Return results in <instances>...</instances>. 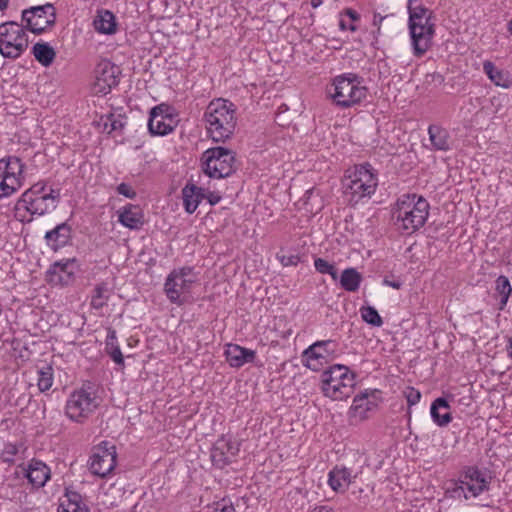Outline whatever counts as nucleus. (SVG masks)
<instances>
[{
    "instance_id": "nucleus-44",
    "label": "nucleus",
    "mask_w": 512,
    "mask_h": 512,
    "mask_svg": "<svg viewBox=\"0 0 512 512\" xmlns=\"http://www.w3.org/2000/svg\"><path fill=\"white\" fill-rule=\"evenodd\" d=\"M80 271L75 258L66 260V285L75 280V274Z\"/></svg>"
},
{
    "instance_id": "nucleus-6",
    "label": "nucleus",
    "mask_w": 512,
    "mask_h": 512,
    "mask_svg": "<svg viewBox=\"0 0 512 512\" xmlns=\"http://www.w3.org/2000/svg\"><path fill=\"white\" fill-rule=\"evenodd\" d=\"M333 92L330 95L333 101L342 108L351 107L366 97L367 89L360 85L356 75L338 76L333 83Z\"/></svg>"
},
{
    "instance_id": "nucleus-29",
    "label": "nucleus",
    "mask_w": 512,
    "mask_h": 512,
    "mask_svg": "<svg viewBox=\"0 0 512 512\" xmlns=\"http://www.w3.org/2000/svg\"><path fill=\"white\" fill-rule=\"evenodd\" d=\"M35 59L45 67L52 64L55 51L48 43H36L32 48Z\"/></svg>"
},
{
    "instance_id": "nucleus-26",
    "label": "nucleus",
    "mask_w": 512,
    "mask_h": 512,
    "mask_svg": "<svg viewBox=\"0 0 512 512\" xmlns=\"http://www.w3.org/2000/svg\"><path fill=\"white\" fill-rule=\"evenodd\" d=\"M362 275L355 268L345 269L340 277L341 287L348 292H355L359 289Z\"/></svg>"
},
{
    "instance_id": "nucleus-18",
    "label": "nucleus",
    "mask_w": 512,
    "mask_h": 512,
    "mask_svg": "<svg viewBox=\"0 0 512 512\" xmlns=\"http://www.w3.org/2000/svg\"><path fill=\"white\" fill-rule=\"evenodd\" d=\"M119 222L130 229H139L144 224V214L138 205L128 204L119 214Z\"/></svg>"
},
{
    "instance_id": "nucleus-22",
    "label": "nucleus",
    "mask_w": 512,
    "mask_h": 512,
    "mask_svg": "<svg viewBox=\"0 0 512 512\" xmlns=\"http://www.w3.org/2000/svg\"><path fill=\"white\" fill-rule=\"evenodd\" d=\"M352 482L351 470L336 466L329 472L328 483L334 491H340Z\"/></svg>"
},
{
    "instance_id": "nucleus-53",
    "label": "nucleus",
    "mask_w": 512,
    "mask_h": 512,
    "mask_svg": "<svg viewBox=\"0 0 512 512\" xmlns=\"http://www.w3.org/2000/svg\"><path fill=\"white\" fill-rule=\"evenodd\" d=\"M408 10H409V16H411V14L416 13L419 16L426 17L429 15V13H432L427 8L422 7V6H417V7L408 6Z\"/></svg>"
},
{
    "instance_id": "nucleus-43",
    "label": "nucleus",
    "mask_w": 512,
    "mask_h": 512,
    "mask_svg": "<svg viewBox=\"0 0 512 512\" xmlns=\"http://www.w3.org/2000/svg\"><path fill=\"white\" fill-rule=\"evenodd\" d=\"M110 123H111L110 113L101 115L98 120L94 121V125L96 126L98 131L101 133H107V134L112 133L110 131V125H109Z\"/></svg>"
},
{
    "instance_id": "nucleus-40",
    "label": "nucleus",
    "mask_w": 512,
    "mask_h": 512,
    "mask_svg": "<svg viewBox=\"0 0 512 512\" xmlns=\"http://www.w3.org/2000/svg\"><path fill=\"white\" fill-rule=\"evenodd\" d=\"M112 87H115V85L106 82V80H103L101 77L95 76L92 91L96 95H106L111 91Z\"/></svg>"
},
{
    "instance_id": "nucleus-7",
    "label": "nucleus",
    "mask_w": 512,
    "mask_h": 512,
    "mask_svg": "<svg viewBox=\"0 0 512 512\" xmlns=\"http://www.w3.org/2000/svg\"><path fill=\"white\" fill-rule=\"evenodd\" d=\"M397 206L394 216L397 222H401L403 230L411 233L425 224L429 210V204L425 199L420 197L416 203L401 201L397 203Z\"/></svg>"
},
{
    "instance_id": "nucleus-45",
    "label": "nucleus",
    "mask_w": 512,
    "mask_h": 512,
    "mask_svg": "<svg viewBox=\"0 0 512 512\" xmlns=\"http://www.w3.org/2000/svg\"><path fill=\"white\" fill-rule=\"evenodd\" d=\"M42 197L46 198L48 204L55 209L61 199V189L60 188H51L50 192L47 194H43Z\"/></svg>"
},
{
    "instance_id": "nucleus-17",
    "label": "nucleus",
    "mask_w": 512,
    "mask_h": 512,
    "mask_svg": "<svg viewBox=\"0 0 512 512\" xmlns=\"http://www.w3.org/2000/svg\"><path fill=\"white\" fill-rule=\"evenodd\" d=\"M334 342L332 340H325V341H317L311 346H309L304 351V357L307 360V367L317 370L316 364H314V361H317L319 359H326L327 356L332 354L334 352V349H329V346H331Z\"/></svg>"
},
{
    "instance_id": "nucleus-51",
    "label": "nucleus",
    "mask_w": 512,
    "mask_h": 512,
    "mask_svg": "<svg viewBox=\"0 0 512 512\" xmlns=\"http://www.w3.org/2000/svg\"><path fill=\"white\" fill-rule=\"evenodd\" d=\"M404 393L409 406L415 405L421 398V393L413 387H408Z\"/></svg>"
},
{
    "instance_id": "nucleus-56",
    "label": "nucleus",
    "mask_w": 512,
    "mask_h": 512,
    "mask_svg": "<svg viewBox=\"0 0 512 512\" xmlns=\"http://www.w3.org/2000/svg\"><path fill=\"white\" fill-rule=\"evenodd\" d=\"M192 270L193 269L191 267H183V268L179 269L178 271L174 270L173 272H175L177 275H179L181 277L187 278V276H189L192 273Z\"/></svg>"
},
{
    "instance_id": "nucleus-38",
    "label": "nucleus",
    "mask_w": 512,
    "mask_h": 512,
    "mask_svg": "<svg viewBox=\"0 0 512 512\" xmlns=\"http://www.w3.org/2000/svg\"><path fill=\"white\" fill-rule=\"evenodd\" d=\"M461 484H464L465 490L469 491L474 497L488 489V483L486 480H480L479 482L461 480Z\"/></svg>"
},
{
    "instance_id": "nucleus-33",
    "label": "nucleus",
    "mask_w": 512,
    "mask_h": 512,
    "mask_svg": "<svg viewBox=\"0 0 512 512\" xmlns=\"http://www.w3.org/2000/svg\"><path fill=\"white\" fill-rule=\"evenodd\" d=\"M496 290L501 296L500 309H503L512 291L509 279L506 276L501 275L497 278Z\"/></svg>"
},
{
    "instance_id": "nucleus-48",
    "label": "nucleus",
    "mask_w": 512,
    "mask_h": 512,
    "mask_svg": "<svg viewBox=\"0 0 512 512\" xmlns=\"http://www.w3.org/2000/svg\"><path fill=\"white\" fill-rule=\"evenodd\" d=\"M454 486L452 488H448L447 492L450 493V496L453 498H461L464 497L465 499L468 498L465 490L464 484H461V480L459 482H455L453 484Z\"/></svg>"
},
{
    "instance_id": "nucleus-63",
    "label": "nucleus",
    "mask_w": 512,
    "mask_h": 512,
    "mask_svg": "<svg viewBox=\"0 0 512 512\" xmlns=\"http://www.w3.org/2000/svg\"><path fill=\"white\" fill-rule=\"evenodd\" d=\"M506 262H507V264L512 265V252L507 253Z\"/></svg>"
},
{
    "instance_id": "nucleus-5",
    "label": "nucleus",
    "mask_w": 512,
    "mask_h": 512,
    "mask_svg": "<svg viewBox=\"0 0 512 512\" xmlns=\"http://www.w3.org/2000/svg\"><path fill=\"white\" fill-rule=\"evenodd\" d=\"M28 45V36L22 23L7 21L0 24V54L4 58H19Z\"/></svg>"
},
{
    "instance_id": "nucleus-64",
    "label": "nucleus",
    "mask_w": 512,
    "mask_h": 512,
    "mask_svg": "<svg viewBox=\"0 0 512 512\" xmlns=\"http://www.w3.org/2000/svg\"><path fill=\"white\" fill-rule=\"evenodd\" d=\"M322 3V0H311V5L316 8Z\"/></svg>"
},
{
    "instance_id": "nucleus-24",
    "label": "nucleus",
    "mask_w": 512,
    "mask_h": 512,
    "mask_svg": "<svg viewBox=\"0 0 512 512\" xmlns=\"http://www.w3.org/2000/svg\"><path fill=\"white\" fill-rule=\"evenodd\" d=\"M93 25L96 31L103 34L115 33L117 26L115 16L108 10L98 12Z\"/></svg>"
},
{
    "instance_id": "nucleus-28",
    "label": "nucleus",
    "mask_w": 512,
    "mask_h": 512,
    "mask_svg": "<svg viewBox=\"0 0 512 512\" xmlns=\"http://www.w3.org/2000/svg\"><path fill=\"white\" fill-rule=\"evenodd\" d=\"M118 74L119 68L109 61H102L95 68V76L115 86L118 84Z\"/></svg>"
},
{
    "instance_id": "nucleus-30",
    "label": "nucleus",
    "mask_w": 512,
    "mask_h": 512,
    "mask_svg": "<svg viewBox=\"0 0 512 512\" xmlns=\"http://www.w3.org/2000/svg\"><path fill=\"white\" fill-rule=\"evenodd\" d=\"M483 70L489 79L497 86L508 88L510 86V80L503 71L499 70L491 61H485L483 63Z\"/></svg>"
},
{
    "instance_id": "nucleus-11",
    "label": "nucleus",
    "mask_w": 512,
    "mask_h": 512,
    "mask_svg": "<svg viewBox=\"0 0 512 512\" xmlns=\"http://www.w3.org/2000/svg\"><path fill=\"white\" fill-rule=\"evenodd\" d=\"M116 447L109 446L107 441L101 442L91 456L90 470L94 475L105 477L116 466Z\"/></svg>"
},
{
    "instance_id": "nucleus-2",
    "label": "nucleus",
    "mask_w": 512,
    "mask_h": 512,
    "mask_svg": "<svg viewBox=\"0 0 512 512\" xmlns=\"http://www.w3.org/2000/svg\"><path fill=\"white\" fill-rule=\"evenodd\" d=\"M369 163L354 166L346 171L343 179L344 194L349 201L357 203L364 197H370L376 190L378 179Z\"/></svg>"
},
{
    "instance_id": "nucleus-9",
    "label": "nucleus",
    "mask_w": 512,
    "mask_h": 512,
    "mask_svg": "<svg viewBox=\"0 0 512 512\" xmlns=\"http://www.w3.org/2000/svg\"><path fill=\"white\" fill-rule=\"evenodd\" d=\"M21 19L25 30L41 34L54 25L56 21L55 8L50 3L32 6L22 11Z\"/></svg>"
},
{
    "instance_id": "nucleus-54",
    "label": "nucleus",
    "mask_w": 512,
    "mask_h": 512,
    "mask_svg": "<svg viewBox=\"0 0 512 512\" xmlns=\"http://www.w3.org/2000/svg\"><path fill=\"white\" fill-rule=\"evenodd\" d=\"M386 18V16H381L379 13H375L373 17V26L377 27V33H380V24Z\"/></svg>"
},
{
    "instance_id": "nucleus-59",
    "label": "nucleus",
    "mask_w": 512,
    "mask_h": 512,
    "mask_svg": "<svg viewBox=\"0 0 512 512\" xmlns=\"http://www.w3.org/2000/svg\"><path fill=\"white\" fill-rule=\"evenodd\" d=\"M161 116H166V119L168 121H170L171 123H174V121H175L174 117H173V115L171 113V108L169 110H167V111L163 110V112L161 113Z\"/></svg>"
},
{
    "instance_id": "nucleus-20",
    "label": "nucleus",
    "mask_w": 512,
    "mask_h": 512,
    "mask_svg": "<svg viewBox=\"0 0 512 512\" xmlns=\"http://www.w3.org/2000/svg\"><path fill=\"white\" fill-rule=\"evenodd\" d=\"M204 189L194 184H186L182 189L183 204L187 213L192 214L204 198Z\"/></svg>"
},
{
    "instance_id": "nucleus-27",
    "label": "nucleus",
    "mask_w": 512,
    "mask_h": 512,
    "mask_svg": "<svg viewBox=\"0 0 512 512\" xmlns=\"http://www.w3.org/2000/svg\"><path fill=\"white\" fill-rule=\"evenodd\" d=\"M449 404L447 400L443 397H439L435 399L431 405V416L435 423L439 426H445L452 420V416L450 412H445L444 414H439L440 409H448Z\"/></svg>"
},
{
    "instance_id": "nucleus-37",
    "label": "nucleus",
    "mask_w": 512,
    "mask_h": 512,
    "mask_svg": "<svg viewBox=\"0 0 512 512\" xmlns=\"http://www.w3.org/2000/svg\"><path fill=\"white\" fill-rule=\"evenodd\" d=\"M107 291L105 284H99L94 289V295L92 296L91 305L95 309H100L105 305L106 298L104 292Z\"/></svg>"
},
{
    "instance_id": "nucleus-3",
    "label": "nucleus",
    "mask_w": 512,
    "mask_h": 512,
    "mask_svg": "<svg viewBox=\"0 0 512 512\" xmlns=\"http://www.w3.org/2000/svg\"><path fill=\"white\" fill-rule=\"evenodd\" d=\"M202 169L210 178H226L236 170V153L222 146H216L203 152Z\"/></svg>"
},
{
    "instance_id": "nucleus-62",
    "label": "nucleus",
    "mask_w": 512,
    "mask_h": 512,
    "mask_svg": "<svg viewBox=\"0 0 512 512\" xmlns=\"http://www.w3.org/2000/svg\"><path fill=\"white\" fill-rule=\"evenodd\" d=\"M9 0H0V11H3L7 8Z\"/></svg>"
},
{
    "instance_id": "nucleus-12",
    "label": "nucleus",
    "mask_w": 512,
    "mask_h": 512,
    "mask_svg": "<svg viewBox=\"0 0 512 512\" xmlns=\"http://www.w3.org/2000/svg\"><path fill=\"white\" fill-rule=\"evenodd\" d=\"M239 452V444L222 437L218 439L211 449V461L219 469L230 464Z\"/></svg>"
},
{
    "instance_id": "nucleus-42",
    "label": "nucleus",
    "mask_w": 512,
    "mask_h": 512,
    "mask_svg": "<svg viewBox=\"0 0 512 512\" xmlns=\"http://www.w3.org/2000/svg\"><path fill=\"white\" fill-rule=\"evenodd\" d=\"M18 453V448L15 444L8 443L4 446V449L1 453V459L6 463H13L14 457Z\"/></svg>"
},
{
    "instance_id": "nucleus-47",
    "label": "nucleus",
    "mask_w": 512,
    "mask_h": 512,
    "mask_svg": "<svg viewBox=\"0 0 512 512\" xmlns=\"http://www.w3.org/2000/svg\"><path fill=\"white\" fill-rule=\"evenodd\" d=\"M52 386V375L50 372L40 371L38 387L41 391H46Z\"/></svg>"
},
{
    "instance_id": "nucleus-4",
    "label": "nucleus",
    "mask_w": 512,
    "mask_h": 512,
    "mask_svg": "<svg viewBox=\"0 0 512 512\" xmlns=\"http://www.w3.org/2000/svg\"><path fill=\"white\" fill-rule=\"evenodd\" d=\"M323 392L334 400L350 397L355 387V374L348 367L336 364L325 370L322 375Z\"/></svg>"
},
{
    "instance_id": "nucleus-35",
    "label": "nucleus",
    "mask_w": 512,
    "mask_h": 512,
    "mask_svg": "<svg viewBox=\"0 0 512 512\" xmlns=\"http://www.w3.org/2000/svg\"><path fill=\"white\" fill-rule=\"evenodd\" d=\"M361 311V316H362V319L372 325V326H376V327H380L382 324H383V320L381 318V316L379 315L378 311L372 307V306H365V307H362L360 309Z\"/></svg>"
},
{
    "instance_id": "nucleus-25",
    "label": "nucleus",
    "mask_w": 512,
    "mask_h": 512,
    "mask_svg": "<svg viewBox=\"0 0 512 512\" xmlns=\"http://www.w3.org/2000/svg\"><path fill=\"white\" fill-rule=\"evenodd\" d=\"M1 172L5 173L7 178H17L21 181L23 167L20 158L16 156H9L0 160Z\"/></svg>"
},
{
    "instance_id": "nucleus-16",
    "label": "nucleus",
    "mask_w": 512,
    "mask_h": 512,
    "mask_svg": "<svg viewBox=\"0 0 512 512\" xmlns=\"http://www.w3.org/2000/svg\"><path fill=\"white\" fill-rule=\"evenodd\" d=\"M194 279L185 278L171 272L165 282V292L172 302H177L181 293L188 292Z\"/></svg>"
},
{
    "instance_id": "nucleus-49",
    "label": "nucleus",
    "mask_w": 512,
    "mask_h": 512,
    "mask_svg": "<svg viewBox=\"0 0 512 512\" xmlns=\"http://www.w3.org/2000/svg\"><path fill=\"white\" fill-rule=\"evenodd\" d=\"M277 258L283 266H296L300 262V256L298 254H278Z\"/></svg>"
},
{
    "instance_id": "nucleus-46",
    "label": "nucleus",
    "mask_w": 512,
    "mask_h": 512,
    "mask_svg": "<svg viewBox=\"0 0 512 512\" xmlns=\"http://www.w3.org/2000/svg\"><path fill=\"white\" fill-rule=\"evenodd\" d=\"M110 116H111V123L109 124L110 131L111 132L121 131L126 125L125 117L121 114L116 115L115 113H110Z\"/></svg>"
},
{
    "instance_id": "nucleus-21",
    "label": "nucleus",
    "mask_w": 512,
    "mask_h": 512,
    "mask_svg": "<svg viewBox=\"0 0 512 512\" xmlns=\"http://www.w3.org/2000/svg\"><path fill=\"white\" fill-rule=\"evenodd\" d=\"M370 395H374V392H364L354 397L351 412L355 417H359L360 420L365 419L367 412L372 411L377 406L375 401L369 399Z\"/></svg>"
},
{
    "instance_id": "nucleus-34",
    "label": "nucleus",
    "mask_w": 512,
    "mask_h": 512,
    "mask_svg": "<svg viewBox=\"0 0 512 512\" xmlns=\"http://www.w3.org/2000/svg\"><path fill=\"white\" fill-rule=\"evenodd\" d=\"M116 339L115 331H111L108 335L106 342V349L108 354L111 356L113 361L118 365H124V358L119 346L113 344V340Z\"/></svg>"
},
{
    "instance_id": "nucleus-10",
    "label": "nucleus",
    "mask_w": 512,
    "mask_h": 512,
    "mask_svg": "<svg viewBox=\"0 0 512 512\" xmlns=\"http://www.w3.org/2000/svg\"><path fill=\"white\" fill-rule=\"evenodd\" d=\"M96 407L95 397H91L90 393L80 390L72 393L66 402V416L74 422L82 423Z\"/></svg>"
},
{
    "instance_id": "nucleus-15",
    "label": "nucleus",
    "mask_w": 512,
    "mask_h": 512,
    "mask_svg": "<svg viewBox=\"0 0 512 512\" xmlns=\"http://www.w3.org/2000/svg\"><path fill=\"white\" fill-rule=\"evenodd\" d=\"M225 357L231 367L240 368L245 363H252L256 357V352L237 344H228Z\"/></svg>"
},
{
    "instance_id": "nucleus-32",
    "label": "nucleus",
    "mask_w": 512,
    "mask_h": 512,
    "mask_svg": "<svg viewBox=\"0 0 512 512\" xmlns=\"http://www.w3.org/2000/svg\"><path fill=\"white\" fill-rule=\"evenodd\" d=\"M64 263L56 261L46 272V280L53 286L63 285Z\"/></svg>"
},
{
    "instance_id": "nucleus-39",
    "label": "nucleus",
    "mask_w": 512,
    "mask_h": 512,
    "mask_svg": "<svg viewBox=\"0 0 512 512\" xmlns=\"http://www.w3.org/2000/svg\"><path fill=\"white\" fill-rule=\"evenodd\" d=\"M112 87H115V85L106 82V80H103L101 77L95 76L92 91L96 95H106L111 91Z\"/></svg>"
},
{
    "instance_id": "nucleus-50",
    "label": "nucleus",
    "mask_w": 512,
    "mask_h": 512,
    "mask_svg": "<svg viewBox=\"0 0 512 512\" xmlns=\"http://www.w3.org/2000/svg\"><path fill=\"white\" fill-rule=\"evenodd\" d=\"M465 480L468 482H479L480 480H485L482 473L478 470V468L470 467L465 473Z\"/></svg>"
},
{
    "instance_id": "nucleus-8",
    "label": "nucleus",
    "mask_w": 512,
    "mask_h": 512,
    "mask_svg": "<svg viewBox=\"0 0 512 512\" xmlns=\"http://www.w3.org/2000/svg\"><path fill=\"white\" fill-rule=\"evenodd\" d=\"M409 29L414 49V55L422 56L431 46L435 33V23L432 22V13L428 16H419L416 13L409 16Z\"/></svg>"
},
{
    "instance_id": "nucleus-52",
    "label": "nucleus",
    "mask_w": 512,
    "mask_h": 512,
    "mask_svg": "<svg viewBox=\"0 0 512 512\" xmlns=\"http://www.w3.org/2000/svg\"><path fill=\"white\" fill-rule=\"evenodd\" d=\"M117 192L127 198L133 199L136 197V192L126 183H121L117 186Z\"/></svg>"
},
{
    "instance_id": "nucleus-61",
    "label": "nucleus",
    "mask_w": 512,
    "mask_h": 512,
    "mask_svg": "<svg viewBox=\"0 0 512 512\" xmlns=\"http://www.w3.org/2000/svg\"><path fill=\"white\" fill-rule=\"evenodd\" d=\"M313 512H333V510L327 506H320L315 508Z\"/></svg>"
},
{
    "instance_id": "nucleus-55",
    "label": "nucleus",
    "mask_w": 512,
    "mask_h": 512,
    "mask_svg": "<svg viewBox=\"0 0 512 512\" xmlns=\"http://www.w3.org/2000/svg\"><path fill=\"white\" fill-rule=\"evenodd\" d=\"M214 512H235L233 505L218 504Z\"/></svg>"
},
{
    "instance_id": "nucleus-23",
    "label": "nucleus",
    "mask_w": 512,
    "mask_h": 512,
    "mask_svg": "<svg viewBox=\"0 0 512 512\" xmlns=\"http://www.w3.org/2000/svg\"><path fill=\"white\" fill-rule=\"evenodd\" d=\"M428 134L434 149L441 151L450 149V136L446 129L438 125H430Z\"/></svg>"
},
{
    "instance_id": "nucleus-13",
    "label": "nucleus",
    "mask_w": 512,
    "mask_h": 512,
    "mask_svg": "<svg viewBox=\"0 0 512 512\" xmlns=\"http://www.w3.org/2000/svg\"><path fill=\"white\" fill-rule=\"evenodd\" d=\"M169 109L170 106L164 103L151 109L150 118L148 121V129L152 135L164 136L174 130L176 122L174 121V123H171L166 119V116H161L163 110L167 111Z\"/></svg>"
},
{
    "instance_id": "nucleus-36",
    "label": "nucleus",
    "mask_w": 512,
    "mask_h": 512,
    "mask_svg": "<svg viewBox=\"0 0 512 512\" xmlns=\"http://www.w3.org/2000/svg\"><path fill=\"white\" fill-rule=\"evenodd\" d=\"M316 270L321 274H329L333 280L338 279V273L333 264H330L323 258H316L314 261Z\"/></svg>"
},
{
    "instance_id": "nucleus-19",
    "label": "nucleus",
    "mask_w": 512,
    "mask_h": 512,
    "mask_svg": "<svg viewBox=\"0 0 512 512\" xmlns=\"http://www.w3.org/2000/svg\"><path fill=\"white\" fill-rule=\"evenodd\" d=\"M26 477L33 486L40 488L49 479L50 469L43 462L32 460L26 470Z\"/></svg>"
},
{
    "instance_id": "nucleus-14",
    "label": "nucleus",
    "mask_w": 512,
    "mask_h": 512,
    "mask_svg": "<svg viewBox=\"0 0 512 512\" xmlns=\"http://www.w3.org/2000/svg\"><path fill=\"white\" fill-rule=\"evenodd\" d=\"M17 209H25L30 212L31 215H42L49 210H52V207L48 204L46 198L42 197V195H35L31 191H26L18 200Z\"/></svg>"
},
{
    "instance_id": "nucleus-60",
    "label": "nucleus",
    "mask_w": 512,
    "mask_h": 512,
    "mask_svg": "<svg viewBox=\"0 0 512 512\" xmlns=\"http://www.w3.org/2000/svg\"><path fill=\"white\" fill-rule=\"evenodd\" d=\"M384 283L395 288V289H399L401 286V283L399 281H389V280L385 279Z\"/></svg>"
},
{
    "instance_id": "nucleus-1",
    "label": "nucleus",
    "mask_w": 512,
    "mask_h": 512,
    "mask_svg": "<svg viewBox=\"0 0 512 512\" xmlns=\"http://www.w3.org/2000/svg\"><path fill=\"white\" fill-rule=\"evenodd\" d=\"M207 133L214 142H225L236 129L237 118L235 105L225 99L212 100L203 115Z\"/></svg>"
},
{
    "instance_id": "nucleus-41",
    "label": "nucleus",
    "mask_w": 512,
    "mask_h": 512,
    "mask_svg": "<svg viewBox=\"0 0 512 512\" xmlns=\"http://www.w3.org/2000/svg\"><path fill=\"white\" fill-rule=\"evenodd\" d=\"M64 229V223L58 224L54 229L46 232L45 239L54 250H57L59 246L56 244L57 239L60 236V231Z\"/></svg>"
},
{
    "instance_id": "nucleus-57",
    "label": "nucleus",
    "mask_w": 512,
    "mask_h": 512,
    "mask_svg": "<svg viewBox=\"0 0 512 512\" xmlns=\"http://www.w3.org/2000/svg\"><path fill=\"white\" fill-rule=\"evenodd\" d=\"M345 14L353 21H357L360 19V15L351 8L345 9Z\"/></svg>"
},
{
    "instance_id": "nucleus-58",
    "label": "nucleus",
    "mask_w": 512,
    "mask_h": 512,
    "mask_svg": "<svg viewBox=\"0 0 512 512\" xmlns=\"http://www.w3.org/2000/svg\"><path fill=\"white\" fill-rule=\"evenodd\" d=\"M207 199L211 205H215L216 203H218L220 201L221 197L219 195L210 193L209 196L207 197Z\"/></svg>"
},
{
    "instance_id": "nucleus-31",
    "label": "nucleus",
    "mask_w": 512,
    "mask_h": 512,
    "mask_svg": "<svg viewBox=\"0 0 512 512\" xmlns=\"http://www.w3.org/2000/svg\"><path fill=\"white\" fill-rule=\"evenodd\" d=\"M66 510L65 512H89V508L82 501V496L66 488Z\"/></svg>"
}]
</instances>
